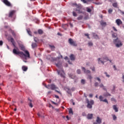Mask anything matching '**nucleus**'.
I'll return each mask as SVG.
<instances>
[{
	"label": "nucleus",
	"mask_w": 124,
	"mask_h": 124,
	"mask_svg": "<svg viewBox=\"0 0 124 124\" xmlns=\"http://www.w3.org/2000/svg\"><path fill=\"white\" fill-rule=\"evenodd\" d=\"M82 115L86 116V113H85V112L82 113Z\"/></svg>",
	"instance_id": "obj_62"
},
{
	"label": "nucleus",
	"mask_w": 124,
	"mask_h": 124,
	"mask_svg": "<svg viewBox=\"0 0 124 124\" xmlns=\"http://www.w3.org/2000/svg\"><path fill=\"white\" fill-rule=\"evenodd\" d=\"M71 61H75V56L73 54H71L70 56Z\"/></svg>",
	"instance_id": "obj_18"
},
{
	"label": "nucleus",
	"mask_w": 124,
	"mask_h": 124,
	"mask_svg": "<svg viewBox=\"0 0 124 124\" xmlns=\"http://www.w3.org/2000/svg\"><path fill=\"white\" fill-rule=\"evenodd\" d=\"M82 18H83V16H79V17L78 18V20H81V19H82Z\"/></svg>",
	"instance_id": "obj_41"
},
{
	"label": "nucleus",
	"mask_w": 124,
	"mask_h": 124,
	"mask_svg": "<svg viewBox=\"0 0 124 124\" xmlns=\"http://www.w3.org/2000/svg\"><path fill=\"white\" fill-rule=\"evenodd\" d=\"M70 77H71L72 79H74V78H75V75H71L70 76Z\"/></svg>",
	"instance_id": "obj_39"
},
{
	"label": "nucleus",
	"mask_w": 124,
	"mask_h": 124,
	"mask_svg": "<svg viewBox=\"0 0 124 124\" xmlns=\"http://www.w3.org/2000/svg\"><path fill=\"white\" fill-rule=\"evenodd\" d=\"M15 14H16V10H11L9 13L8 16L10 18H12L14 16H15Z\"/></svg>",
	"instance_id": "obj_8"
},
{
	"label": "nucleus",
	"mask_w": 124,
	"mask_h": 124,
	"mask_svg": "<svg viewBox=\"0 0 124 124\" xmlns=\"http://www.w3.org/2000/svg\"><path fill=\"white\" fill-rule=\"evenodd\" d=\"M94 86H95V87H98V82H95L94 83Z\"/></svg>",
	"instance_id": "obj_43"
},
{
	"label": "nucleus",
	"mask_w": 124,
	"mask_h": 124,
	"mask_svg": "<svg viewBox=\"0 0 124 124\" xmlns=\"http://www.w3.org/2000/svg\"><path fill=\"white\" fill-rule=\"evenodd\" d=\"M104 96H105V97H107V96H111V94L107 93H105L104 94Z\"/></svg>",
	"instance_id": "obj_24"
},
{
	"label": "nucleus",
	"mask_w": 124,
	"mask_h": 124,
	"mask_svg": "<svg viewBox=\"0 0 124 124\" xmlns=\"http://www.w3.org/2000/svg\"><path fill=\"white\" fill-rule=\"evenodd\" d=\"M86 9H87V12H92V10L91 9V8L87 7L86 8Z\"/></svg>",
	"instance_id": "obj_33"
},
{
	"label": "nucleus",
	"mask_w": 124,
	"mask_h": 124,
	"mask_svg": "<svg viewBox=\"0 0 124 124\" xmlns=\"http://www.w3.org/2000/svg\"><path fill=\"white\" fill-rule=\"evenodd\" d=\"M113 44H115L116 47H117V48L122 47V46H123V43H122L121 40H120L118 38H116V39L113 40Z\"/></svg>",
	"instance_id": "obj_2"
},
{
	"label": "nucleus",
	"mask_w": 124,
	"mask_h": 124,
	"mask_svg": "<svg viewBox=\"0 0 124 124\" xmlns=\"http://www.w3.org/2000/svg\"><path fill=\"white\" fill-rule=\"evenodd\" d=\"M113 120L116 121L117 120V116L115 115H112Z\"/></svg>",
	"instance_id": "obj_32"
},
{
	"label": "nucleus",
	"mask_w": 124,
	"mask_h": 124,
	"mask_svg": "<svg viewBox=\"0 0 124 124\" xmlns=\"http://www.w3.org/2000/svg\"><path fill=\"white\" fill-rule=\"evenodd\" d=\"M52 93V92L51 91H49V92H48V93H47V94H51Z\"/></svg>",
	"instance_id": "obj_53"
},
{
	"label": "nucleus",
	"mask_w": 124,
	"mask_h": 124,
	"mask_svg": "<svg viewBox=\"0 0 124 124\" xmlns=\"http://www.w3.org/2000/svg\"><path fill=\"white\" fill-rule=\"evenodd\" d=\"M58 74L59 75H60L62 78H65V74L63 70H62L61 71L57 70Z\"/></svg>",
	"instance_id": "obj_10"
},
{
	"label": "nucleus",
	"mask_w": 124,
	"mask_h": 124,
	"mask_svg": "<svg viewBox=\"0 0 124 124\" xmlns=\"http://www.w3.org/2000/svg\"><path fill=\"white\" fill-rule=\"evenodd\" d=\"M73 16H74L75 17H76V16H77V14H76V13L73 12Z\"/></svg>",
	"instance_id": "obj_40"
},
{
	"label": "nucleus",
	"mask_w": 124,
	"mask_h": 124,
	"mask_svg": "<svg viewBox=\"0 0 124 124\" xmlns=\"http://www.w3.org/2000/svg\"><path fill=\"white\" fill-rule=\"evenodd\" d=\"M68 43H69V44H70V45L74 46L75 47H76L77 46V44H76V42L73 41V39H72V38L69 39Z\"/></svg>",
	"instance_id": "obj_7"
},
{
	"label": "nucleus",
	"mask_w": 124,
	"mask_h": 124,
	"mask_svg": "<svg viewBox=\"0 0 124 124\" xmlns=\"http://www.w3.org/2000/svg\"><path fill=\"white\" fill-rule=\"evenodd\" d=\"M77 73H78V74H81V70L80 69L77 70Z\"/></svg>",
	"instance_id": "obj_37"
},
{
	"label": "nucleus",
	"mask_w": 124,
	"mask_h": 124,
	"mask_svg": "<svg viewBox=\"0 0 124 124\" xmlns=\"http://www.w3.org/2000/svg\"><path fill=\"white\" fill-rule=\"evenodd\" d=\"M93 113L88 114V115H87L88 120H92V119H93Z\"/></svg>",
	"instance_id": "obj_15"
},
{
	"label": "nucleus",
	"mask_w": 124,
	"mask_h": 124,
	"mask_svg": "<svg viewBox=\"0 0 124 124\" xmlns=\"http://www.w3.org/2000/svg\"><path fill=\"white\" fill-rule=\"evenodd\" d=\"M82 2H84V3H86L87 2V0H81Z\"/></svg>",
	"instance_id": "obj_46"
},
{
	"label": "nucleus",
	"mask_w": 124,
	"mask_h": 124,
	"mask_svg": "<svg viewBox=\"0 0 124 124\" xmlns=\"http://www.w3.org/2000/svg\"><path fill=\"white\" fill-rule=\"evenodd\" d=\"M84 96L85 98H87V95H86V93L84 94Z\"/></svg>",
	"instance_id": "obj_60"
},
{
	"label": "nucleus",
	"mask_w": 124,
	"mask_h": 124,
	"mask_svg": "<svg viewBox=\"0 0 124 124\" xmlns=\"http://www.w3.org/2000/svg\"><path fill=\"white\" fill-rule=\"evenodd\" d=\"M45 87L46 88V89H48V90H52V91L55 90L56 93H60V94H62V93H61L60 91L57 90V89H59V88L56 87L54 84L48 85L47 86H46Z\"/></svg>",
	"instance_id": "obj_1"
},
{
	"label": "nucleus",
	"mask_w": 124,
	"mask_h": 124,
	"mask_svg": "<svg viewBox=\"0 0 124 124\" xmlns=\"http://www.w3.org/2000/svg\"><path fill=\"white\" fill-rule=\"evenodd\" d=\"M11 42L12 43L13 46H15V41H14V39L13 38H11Z\"/></svg>",
	"instance_id": "obj_22"
},
{
	"label": "nucleus",
	"mask_w": 124,
	"mask_h": 124,
	"mask_svg": "<svg viewBox=\"0 0 124 124\" xmlns=\"http://www.w3.org/2000/svg\"><path fill=\"white\" fill-rule=\"evenodd\" d=\"M55 97H56V98H60V97L58 95H55Z\"/></svg>",
	"instance_id": "obj_54"
},
{
	"label": "nucleus",
	"mask_w": 124,
	"mask_h": 124,
	"mask_svg": "<svg viewBox=\"0 0 124 124\" xmlns=\"http://www.w3.org/2000/svg\"><path fill=\"white\" fill-rule=\"evenodd\" d=\"M108 12L109 14H111L113 12V10L112 9H109L108 11Z\"/></svg>",
	"instance_id": "obj_35"
},
{
	"label": "nucleus",
	"mask_w": 124,
	"mask_h": 124,
	"mask_svg": "<svg viewBox=\"0 0 124 124\" xmlns=\"http://www.w3.org/2000/svg\"><path fill=\"white\" fill-rule=\"evenodd\" d=\"M116 23L117 26H121V25H123V21L120 19H117L115 21Z\"/></svg>",
	"instance_id": "obj_12"
},
{
	"label": "nucleus",
	"mask_w": 124,
	"mask_h": 124,
	"mask_svg": "<svg viewBox=\"0 0 124 124\" xmlns=\"http://www.w3.org/2000/svg\"><path fill=\"white\" fill-rule=\"evenodd\" d=\"M37 115L38 116V117H41V116L40 115V114L39 113H38Z\"/></svg>",
	"instance_id": "obj_64"
},
{
	"label": "nucleus",
	"mask_w": 124,
	"mask_h": 124,
	"mask_svg": "<svg viewBox=\"0 0 124 124\" xmlns=\"http://www.w3.org/2000/svg\"><path fill=\"white\" fill-rule=\"evenodd\" d=\"M34 42H37V38L35 37V38H34Z\"/></svg>",
	"instance_id": "obj_51"
},
{
	"label": "nucleus",
	"mask_w": 124,
	"mask_h": 124,
	"mask_svg": "<svg viewBox=\"0 0 124 124\" xmlns=\"http://www.w3.org/2000/svg\"><path fill=\"white\" fill-rule=\"evenodd\" d=\"M102 120H101V119H100V118H99V117H97L96 122L97 124H101V123H102Z\"/></svg>",
	"instance_id": "obj_13"
},
{
	"label": "nucleus",
	"mask_w": 124,
	"mask_h": 124,
	"mask_svg": "<svg viewBox=\"0 0 124 124\" xmlns=\"http://www.w3.org/2000/svg\"><path fill=\"white\" fill-rule=\"evenodd\" d=\"M29 100L30 101L29 106H30V107H31V108H32V107H33V106L32 105V104L31 103V100L29 99Z\"/></svg>",
	"instance_id": "obj_23"
},
{
	"label": "nucleus",
	"mask_w": 124,
	"mask_h": 124,
	"mask_svg": "<svg viewBox=\"0 0 124 124\" xmlns=\"http://www.w3.org/2000/svg\"><path fill=\"white\" fill-rule=\"evenodd\" d=\"M113 90H115L116 89V86L115 85L113 86Z\"/></svg>",
	"instance_id": "obj_61"
},
{
	"label": "nucleus",
	"mask_w": 124,
	"mask_h": 124,
	"mask_svg": "<svg viewBox=\"0 0 124 124\" xmlns=\"http://www.w3.org/2000/svg\"><path fill=\"white\" fill-rule=\"evenodd\" d=\"M85 36H87V38H89L90 39V36H89V34L88 33L85 34Z\"/></svg>",
	"instance_id": "obj_44"
},
{
	"label": "nucleus",
	"mask_w": 124,
	"mask_h": 124,
	"mask_svg": "<svg viewBox=\"0 0 124 124\" xmlns=\"http://www.w3.org/2000/svg\"><path fill=\"white\" fill-rule=\"evenodd\" d=\"M2 1L7 6H9L10 7H12V4L11 3L8 1V0H2Z\"/></svg>",
	"instance_id": "obj_9"
},
{
	"label": "nucleus",
	"mask_w": 124,
	"mask_h": 124,
	"mask_svg": "<svg viewBox=\"0 0 124 124\" xmlns=\"http://www.w3.org/2000/svg\"><path fill=\"white\" fill-rule=\"evenodd\" d=\"M66 119H67L68 121H69V117H68V116H66Z\"/></svg>",
	"instance_id": "obj_57"
},
{
	"label": "nucleus",
	"mask_w": 124,
	"mask_h": 124,
	"mask_svg": "<svg viewBox=\"0 0 124 124\" xmlns=\"http://www.w3.org/2000/svg\"><path fill=\"white\" fill-rule=\"evenodd\" d=\"M13 53L14 54V55H18L20 57V58H23L24 56H26L24 52L22 51H20L19 50H17V49L14 48L13 50Z\"/></svg>",
	"instance_id": "obj_3"
},
{
	"label": "nucleus",
	"mask_w": 124,
	"mask_h": 124,
	"mask_svg": "<svg viewBox=\"0 0 124 124\" xmlns=\"http://www.w3.org/2000/svg\"><path fill=\"white\" fill-rule=\"evenodd\" d=\"M86 103H87V108H89V109H92L93 108V105L94 102L93 100H91L90 101L89 100V99H86Z\"/></svg>",
	"instance_id": "obj_5"
},
{
	"label": "nucleus",
	"mask_w": 124,
	"mask_h": 124,
	"mask_svg": "<svg viewBox=\"0 0 124 124\" xmlns=\"http://www.w3.org/2000/svg\"><path fill=\"white\" fill-rule=\"evenodd\" d=\"M48 107H49V108H51V107H53V106H52V105L51 104H49Z\"/></svg>",
	"instance_id": "obj_59"
},
{
	"label": "nucleus",
	"mask_w": 124,
	"mask_h": 124,
	"mask_svg": "<svg viewBox=\"0 0 124 124\" xmlns=\"http://www.w3.org/2000/svg\"><path fill=\"white\" fill-rule=\"evenodd\" d=\"M81 84H83V85H84L85 83H86V81L84 79H81Z\"/></svg>",
	"instance_id": "obj_36"
},
{
	"label": "nucleus",
	"mask_w": 124,
	"mask_h": 124,
	"mask_svg": "<svg viewBox=\"0 0 124 124\" xmlns=\"http://www.w3.org/2000/svg\"><path fill=\"white\" fill-rule=\"evenodd\" d=\"M113 108L114 110H115V112H118L119 111V109L118 108H117L116 105H113Z\"/></svg>",
	"instance_id": "obj_19"
},
{
	"label": "nucleus",
	"mask_w": 124,
	"mask_h": 124,
	"mask_svg": "<svg viewBox=\"0 0 124 124\" xmlns=\"http://www.w3.org/2000/svg\"><path fill=\"white\" fill-rule=\"evenodd\" d=\"M28 33L30 36H31V31H28Z\"/></svg>",
	"instance_id": "obj_48"
},
{
	"label": "nucleus",
	"mask_w": 124,
	"mask_h": 124,
	"mask_svg": "<svg viewBox=\"0 0 124 124\" xmlns=\"http://www.w3.org/2000/svg\"><path fill=\"white\" fill-rule=\"evenodd\" d=\"M100 88H102L103 89H104V91H106V92H107V89H106V88H105V86L103 85L102 83L99 85Z\"/></svg>",
	"instance_id": "obj_17"
},
{
	"label": "nucleus",
	"mask_w": 124,
	"mask_h": 124,
	"mask_svg": "<svg viewBox=\"0 0 124 124\" xmlns=\"http://www.w3.org/2000/svg\"><path fill=\"white\" fill-rule=\"evenodd\" d=\"M103 60L104 61L101 60V58H98V63H99V62H101V63H102L103 64H104V63L106 62H108V61H109V59L108 58V57L105 56V57L103 58Z\"/></svg>",
	"instance_id": "obj_6"
},
{
	"label": "nucleus",
	"mask_w": 124,
	"mask_h": 124,
	"mask_svg": "<svg viewBox=\"0 0 124 124\" xmlns=\"http://www.w3.org/2000/svg\"><path fill=\"white\" fill-rule=\"evenodd\" d=\"M104 97L100 95L99 97V99L100 100V101H103V102H106V103H107L108 104V101L107 100V99H105L103 100Z\"/></svg>",
	"instance_id": "obj_11"
},
{
	"label": "nucleus",
	"mask_w": 124,
	"mask_h": 124,
	"mask_svg": "<svg viewBox=\"0 0 124 124\" xmlns=\"http://www.w3.org/2000/svg\"><path fill=\"white\" fill-rule=\"evenodd\" d=\"M111 101H116V99L114 98H112L111 99Z\"/></svg>",
	"instance_id": "obj_52"
},
{
	"label": "nucleus",
	"mask_w": 124,
	"mask_h": 124,
	"mask_svg": "<svg viewBox=\"0 0 124 124\" xmlns=\"http://www.w3.org/2000/svg\"><path fill=\"white\" fill-rule=\"evenodd\" d=\"M95 80H97V81H98L99 82H101V80L100 79V78H94Z\"/></svg>",
	"instance_id": "obj_34"
},
{
	"label": "nucleus",
	"mask_w": 124,
	"mask_h": 124,
	"mask_svg": "<svg viewBox=\"0 0 124 124\" xmlns=\"http://www.w3.org/2000/svg\"><path fill=\"white\" fill-rule=\"evenodd\" d=\"M112 29H113V31H117V29H116V28L115 27H113Z\"/></svg>",
	"instance_id": "obj_47"
},
{
	"label": "nucleus",
	"mask_w": 124,
	"mask_h": 124,
	"mask_svg": "<svg viewBox=\"0 0 124 124\" xmlns=\"http://www.w3.org/2000/svg\"><path fill=\"white\" fill-rule=\"evenodd\" d=\"M93 94H89V97H93Z\"/></svg>",
	"instance_id": "obj_55"
},
{
	"label": "nucleus",
	"mask_w": 124,
	"mask_h": 124,
	"mask_svg": "<svg viewBox=\"0 0 124 124\" xmlns=\"http://www.w3.org/2000/svg\"><path fill=\"white\" fill-rule=\"evenodd\" d=\"M20 50L23 51L25 53V55L26 56H23V57H26V58H30V52L29 51L26 50V48L25 46L23 45L20 46Z\"/></svg>",
	"instance_id": "obj_4"
},
{
	"label": "nucleus",
	"mask_w": 124,
	"mask_h": 124,
	"mask_svg": "<svg viewBox=\"0 0 124 124\" xmlns=\"http://www.w3.org/2000/svg\"><path fill=\"white\" fill-rule=\"evenodd\" d=\"M88 78L90 79V82L92 83V79L93 78V77L91 75H88Z\"/></svg>",
	"instance_id": "obj_31"
},
{
	"label": "nucleus",
	"mask_w": 124,
	"mask_h": 124,
	"mask_svg": "<svg viewBox=\"0 0 124 124\" xmlns=\"http://www.w3.org/2000/svg\"><path fill=\"white\" fill-rule=\"evenodd\" d=\"M100 24L102 27H106L107 25L106 22L103 21V20L101 21Z\"/></svg>",
	"instance_id": "obj_16"
},
{
	"label": "nucleus",
	"mask_w": 124,
	"mask_h": 124,
	"mask_svg": "<svg viewBox=\"0 0 124 124\" xmlns=\"http://www.w3.org/2000/svg\"><path fill=\"white\" fill-rule=\"evenodd\" d=\"M105 74L106 75L107 77H110V76L109 75H108L107 72H105Z\"/></svg>",
	"instance_id": "obj_45"
},
{
	"label": "nucleus",
	"mask_w": 124,
	"mask_h": 124,
	"mask_svg": "<svg viewBox=\"0 0 124 124\" xmlns=\"http://www.w3.org/2000/svg\"><path fill=\"white\" fill-rule=\"evenodd\" d=\"M32 46V48H35V47H36L37 45L36 43H33L31 45Z\"/></svg>",
	"instance_id": "obj_30"
},
{
	"label": "nucleus",
	"mask_w": 124,
	"mask_h": 124,
	"mask_svg": "<svg viewBox=\"0 0 124 124\" xmlns=\"http://www.w3.org/2000/svg\"><path fill=\"white\" fill-rule=\"evenodd\" d=\"M56 66L58 67V68H62V64L60 62L55 64Z\"/></svg>",
	"instance_id": "obj_21"
},
{
	"label": "nucleus",
	"mask_w": 124,
	"mask_h": 124,
	"mask_svg": "<svg viewBox=\"0 0 124 124\" xmlns=\"http://www.w3.org/2000/svg\"><path fill=\"white\" fill-rule=\"evenodd\" d=\"M69 114H72V115H73V111L72 110V108L69 109Z\"/></svg>",
	"instance_id": "obj_29"
},
{
	"label": "nucleus",
	"mask_w": 124,
	"mask_h": 124,
	"mask_svg": "<svg viewBox=\"0 0 124 124\" xmlns=\"http://www.w3.org/2000/svg\"><path fill=\"white\" fill-rule=\"evenodd\" d=\"M92 71H95V68L93 67V68H90Z\"/></svg>",
	"instance_id": "obj_49"
},
{
	"label": "nucleus",
	"mask_w": 124,
	"mask_h": 124,
	"mask_svg": "<svg viewBox=\"0 0 124 124\" xmlns=\"http://www.w3.org/2000/svg\"><path fill=\"white\" fill-rule=\"evenodd\" d=\"M94 37L95 38H96V39H97V38H98V36H97V35H94Z\"/></svg>",
	"instance_id": "obj_50"
},
{
	"label": "nucleus",
	"mask_w": 124,
	"mask_h": 124,
	"mask_svg": "<svg viewBox=\"0 0 124 124\" xmlns=\"http://www.w3.org/2000/svg\"><path fill=\"white\" fill-rule=\"evenodd\" d=\"M112 6L113 7H118V3L117 2H114L112 4Z\"/></svg>",
	"instance_id": "obj_27"
},
{
	"label": "nucleus",
	"mask_w": 124,
	"mask_h": 124,
	"mask_svg": "<svg viewBox=\"0 0 124 124\" xmlns=\"http://www.w3.org/2000/svg\"><path fill=\"white\" fill-rule=\"evenodd\" d=\"M82 69L83 70L84 73H86L87 74H88V73H91V71L89 70H86L85 67H82Z\"/></svg>",
	"instance_id": "obj_14"
},
{
	"label": "nucleus",
	"mask_w": 124,
	"mask_h": 124,
	"mask_svg": "<svg viewBox=\"0 0 124 124\" xmlns=\"http://www.w3.org/2000/svg\"><path fill=\"white\" fill-rule=\"evenodd\" d=\"M35 34H42L43 33V31H35L34 32Z\"/></svg>",
	"instance_id": "obj_25"
},
{
	"label": "nucleus",
	"mask_w": 124,
	"mask_h": 124,
	"mask_svg": "<svg viewBox=\"0 0 124 124\" xmlns=\"http://www.w3.org/2000/svg\"><path fill=\"white\" fill-rule=\"evenodd\" d=\"M65 60H67V59H68V57H67V56H66L65 58H64Z\"/></svg>",
	"instance_id": "obj_63"
},
{
	"label": "nucleus",
	"mask_w": 124,
	"mask_h": 124,
	"mask_svg": "<svg viewBox=\"0 0 124 124\" xmlns=\"http://www.w3.org/2000/svg\"><path fill=\"white\" fill-rule=\"evenodd\" d=\"M89 46H93V45L92 42H89L88 43Z\"/></svg>",
	"instance_id": "obj_38"
},
{
	"label": "nucleus",
	"mask_w": 124,
	"mask_h": 124,
	"mask_svg": "<svg viewBox=\"0 0 124 124\" xmlns=\"http://www.w3.org/2000/svg\"><path fill=\"white\" fill-rule=\"evenodd\" d=\"M113 68H114V70H117V69L116 68V65H113Z\"/></svg>",
	"instance_id": "obj_58"
},
{
	"label": "nucleus",
	"mask_w": 124,
	"mask_h": 124,
	"mask_svg": "<svg viewBox=\"0 0 124 124\" xmlns=\"http://www.w3.org/2000/svg\"><path fill=\"white\" fill-rule=\"evenodd\" d=\"M117 33H113L112 34V36L113 37V38H117Z\"/></svg>",
	"instance_id": "obj_28"
},
{
	"label": "nucleus",
	"mask_w": 124,
	"mask_h": 124,
	"mask_svg": "<svg viewBox=\"0 0 124 124\" xmlns=\"http://www.w3.org/2000/svg\"><path fill=\"white\" fill-rule=\"evenodd\" d=\"M3 44V42L2 41H0V46H2Z\"/></svg>",
	"instance_id": "obj_42"
},
{
	"label": "nucleus",
	"mask_w": 124,
	"mask_h": 124,
	"mask_svg": "<svg viewBox=\"0 0 124 124\" xmlns=\"http://www.w3.org/2000/svg\"><path fill=\"white\" fill-rule=\"evenodd\" d=\"M22 69L23 70V71H27V70H28V67L24 65L22 66Z\"/></svg>",
	"instance_id": "obj_20"
},
{
	"label": "nucleus",
	"mask_w": 124,
	"mask_h": 124,
	"mask_svg": "<svg viewBox=\"0 0 124 124\" xmlns=\"http://www.w3.org/2000/svg\"><path fill=\"white\" fill-rule=\"evenodd\" d=\"M49 46L50 47V48H51L52 51H54V50H55V46L49 45Z\"/></svg>",
	"instance_id": "obj_26"
},
{
	"label": "nucleus",
	"mask_w": 124,
	"mask_h": 124,
	"mask_svg": "<svg viewBox=\"0 0 124 124\" xmlns=\"http://www.w3.org/2000/svg\"><path fill=\"white\" fill-rule=\"evenodd\" d=\"M69 25L70 26V27H71V28H72V27H73V24H72V23H70V24H69Z\"/></svg>",
	"instance_id": "obj_56"
}]
</instances>
